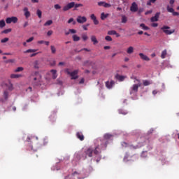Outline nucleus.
<instances>
[{
	"mask_svg": "<svg viewBox=\"0 0 179 179\" xmlns=\"http://www.w3.org/2000/svg\"><path fill=\"white\" fill-rule=\"evenodd\" d=\"M69 31H70V33H71V34H76V30L73 29H70Z\"/></svg>",
	"mask_w": 179,
	"mask_h": 179,
	"instance_id": "49",
	"label": "nucleus"
},
{
	"mask_svg": "<svg viewBox=\"0 0 179 179\" xmlns=\"http://www.w3.org/2000/svg\"><path fill=\"white\" fill-rule=\"evenodd\" d=\"M98 6H103V8H110L111 7L110 4H109L108 3H106L104 1L98 2Z\"/></svg>",
	"mask_w": 179,
	"mask_h": 179,
	"instance_id": "12",
	"label": "nucleus"
},
{
	"mask_svg": "<svg viewBox=\"0 0 179 179\" xmlns=\"http://www.w3.org/2000/svg\"><path fill=\"white\" fill-rule=\"evenodd\" d=\"M174 2H175L174 0H170L169 3L170 5H174Z\"/></svg>",
	"mask_w": 179,
	"mask_h": 179,
	"instance_id": "62",
	"label": "nucleus"
},
{
	"mask_svg": "<svg viewBox=\"0 0 179 179\" xmlns=\"http://www.w3.org/2000/svg\"><path fill=\"white\" fill-rule=\"evenodd\" d=\"M6 26V23H5V20H0V28L2 29Z\"/></svg>",
	"mask_w": 179,
	"mask_h": 179,
	"instance_id": "30",
	"label": "nucleus"
},
{
	"mask_svg": "<svg viewBox=\"0 0 179 179\" xmlns=\"http://www.w3.org/2000/svg\"><path fill=\"white\" fill-rule=\"evenodd\" d=\"M10 78H11V79H17L19 78H22V75H20V74H11Z\"/></svg>",
	"mask_w": 179,
	"mask_h": 179,
	"instance_id": "21",
	"label": "nucleus"
},
{
	"mask_svg": "<svg viewBox=\"0 0 179 179\" xmlns=\"http://www.w3.org/2000/svg\"><path fill=\"white\" fill-rule=\"evenodd\" d=\"M160 16V13H156L154 17H152L150 20L151 22H157L159 20V17Z\"/></svg>",
	"mask_w": 179,
	"mask_h": 179,
	"instance_id": "13",
	"label": "nucleus"
},
{
	"mask_svg": "<svg viewBox=\"0 0 179 179\" xmlns=\"http://www.w3.org/2000/svg\"><path fill=\"white\" fill-rule=\"evenodd\" d=\"M76 21L78 23H80V24H83V23H86V22H87V18H86V17L85 16H80L79 15Z\"/></svg>",
	"mask_w": 179,
	"mask_h": 179,
	"instance_id": "9",
	"label": "nucleus"
},
{
	"mask_svg": "<svg viewBox=\"0 0 179 179\" xmlns=\"http://www.w3.org/2000/svg\"><path fill=\"white\" fill-rule=\"evenodd\" d=\"M89 26H90V24H87L85 25H83L82 27H83V30L87 31V27H89Z\"/></svg>",
	"mask_w": 179,
	"mask_h": 179,
	"instance_id": "45",
	"label": "nucleus"
},
{
	"mask_svg": "<svg viewBox=\"0 0 179 179\" xmlns=\"http://www.w3.org/2000/svg\"><path fill=\"white\" fill-rule=\"evenodd\" d=\"M127 22V17L125 15L122 16V23H126Z\"/></svg>",
	"mask_w": 179,
	"mask_h": 179,
	"instance_id": "40",
	"label": "nucleus"
},
{
	"mask_svg": "<svg viewBox=\"0 0 179 179\" xmlns=\"http://www.w3.org/2000/svg\"><path fill=\"white\" fill-rule=\"evenodd\" d=\"M27 26H29V22H25L24 25H23V27H27Z\"/></svg>",
	"mask_w": 179,
	"mask_h": 179,
	"instance_id": "55",
	"label": "nucleus"
},
{
	"mask_svg": "<svg viewBox=\"0 0 179 179\" xmlns=\"http://www.w3.org/2000/svg\"><path fill=\"white\" fill-rule=\"evenodd\" d=\"M127 52L129 55L134 54V47L129 46L127 50Z\"/></svg>",
	"mask_w": 179,
	"mask_h": 179,
	"instance_id": "22",
	"label": "nucleus"
},
{
	"mask_svg": "<svg viewBox=\"0 0 179 179\" xmlns=\"http://www.w3.org/2000/svg\"><path fill=\"white\" fill-rule=\"evenodd\" d=\"M161 30H162L165 34H167L168 36H170V34H173L174 31H176L175 29H171L170 30V27L169 26H164L161 28Z\"/></svg>",
	"mask_w": 179,
	"mask_h": 179,
	"instance_id": "5",
	"label": "nucleus"
},
{
	"mask_svg": "<svg viewBox=\"0 0 179 179\" xmlns=\"http://www.w3.org/2000/svg\"><path fill=\"white\" fill-rule=\"evenodd\" d=\"M158 26H159V24H157V23H152V27H157Z\"/></svg>",
	"mask_w": 179,
	"mask_h": 179,
	"instance_id": "52",
	"label": "nucleus"
},
{
	"mask_svg": "<svg viewBox=\"0 0 179 179\" xmlns=\"http://www.w3.org/2000/svg\"><path fill=\"white\" fill-rule=\"evenodd\" d=\"M143 83L144 86H149V85H150V82H149V80H143Z\"/></svg>",
	"mask_w": 179,
	"mask_h": 179,
	"instance_id": "41",
	"label": "nucleus"
},
{
	"mask_svg": "<svg viewBox=\"0 0 179 179\" xmlns=\"http://www.w3.org/2000/svg\"><path fill=\"white\" fill-rule=\"evenodd\" d=\"M33 40H34V37H31L26 41V43H31V41H33Z\"/></svg>",
	"mask_w": 179,
	"mask_h": 179,
	"instance_id": "48",
	"label": "nucleus"
},
{
	"mask_svg": "<svg viewBox=\"0 0 179 179\" xmlns=\"http://www.w3.org/2000/svg\"><path fill=\"white\" fill-rule=\"evenodd\" d=\"M111 138H113V135L110 134H106L104 135V139H111Z\"/></svg>",
	"mask_w": 179,
	"mask_h": 179,
	"instance_id": "35",
	"label": "nucleus"
},
{
	"mask_svg": "<svg viewBox=\"0 0 179 179\" xmlns=\"http://www.w3.org/2000/svg\"><path fill=\"white\" fill-rule=\"evenodd\" d=\"M116 79H117V80H119L120 82H124V79H125V76H120V74H117L115 76Z\"/></svg>",
	"mask_w": 179,
	"mask_h": 179,
	"instance_id": "18",
	"label": "nucleus"
},
{
	"mask_svg": "<svg viewBox=\"0 0 179 179\" xmlns=\"http://www.w3.org/2000/svg\"><path fill=\"white\" fill-rule=\"evenodd\" d=\"M105 40H106V41H113V38L110 36H106Z\"/></svg>",
	"mask_w": 179,
	"mask_h": 179,
	"instance_id": "44",
	"label": "nucleus"
},
{
	"mask_svg": "<svg viewBox=\"0 0 179 179\" xmlns=\"http://www.w3.org/2000/svg\"><path fill=\"white\" fill-rule=\"evenodd\" d=\"M91 41L93 43L94 45L98 44L99 41H97V38H96V36H91Z\"/></svg>",
	"mask_w": 179,
	"mask_h": 179,
	"instance_id": "19",
	"label": "nucleus"
},
{
	"mask_svg": "<svg viewBox=\"0 0 179 179\" xmlns=\"http://www.w3.org/2000/svg\"><path fill=\"white\" fill-rule=\"evenodd\" d=\"M32 3H38V0H31Z\"/></svg>",
	"mask_w": 179,
	"mask_h": 179,
	"instance_id": "56",
	"label": "nucleus"
},
{
	"mask_svg": "<svg viewBox=\"0 0 179 179\" xmlns=\"http://www.w3.org/2000/svg\"><path fill=\"white\" fill-rule=\"evenodd\" d=\"M103 48H104V50H110V46H104Z\"/></svg>",
	"mask_w": 179,
	"mask_h": 179,
	"instance_id": "63",
	"label": "nucleus"
},
{
	"mask_svg": "<svg viewBox=\"0 0 179 179\" xmlns=\"http://www.w3.org/2000/svg\"><path fill=\"white\" fill-rule=\"evenodd\" d=\"M24 16L26 19H29L30 17V11H29V8L27 7L24 8Z\"/></svg>",
	"mask_w": 179,
	"mask_h": 179,
	"instance_id": "16",
	"label": "nucleus"
},
{
	"mask_svg": "<svg viewBox=\"0 0 179 179\" xmlns=\"http://www.w3.org/2000/svg\"><path fill=\"white\" fill-rule=\"evenodd\" d=\"M54 8H55V9H56V10L61 9V6H59V4H55V5L54 6Z\"/></svg>",
	"mask_w": 179,
	"mask_h": 179,
	"instance_id": "51",
	"label": "nucleus"
},
{
	"mask_svg": "<svg viewBox=\"0 0 179 179\" xmlns=\"http://www.w3.org/2000/svg\"><path fill=\"white\" fill-rule=\"evenodd\" d=\"M65 72L67 73V75H70V76H71L72 80H76L79 78V76H78V73H79V70H75L73 72H71L69 71V69H66L65 70Z\"/></svg>",
	"mask_w": 179,
	"mask_h": 179,
	"instance_id": "4",
	"label": "nucleus"
},
{
	"mask_svg": "<svg viewBox=\"0 0 179 179\" xmlns=\"http://www.w3.org/2000/svg\"><path fill=\"white\" fill-rule=\"evenodd\" d=\"M50 72L52 73V79H57V77L58 76L57 75V70H51Z\"/></svg>",
	"mask_w": 179,
	"mask_h": 179,
	"instance_id": "23",
	"label": "nucleus"
},
{
	"mask_svg": "<svg viewBox=\"0 0 179 179\" xmlns=\"http://www.w3.org/2000/svg\"><path fill=\"white\" fill-rule=\"evenodd\" d=\"M156 1H157V0H148L147 1L148 6H151L152 3H156Z\"/></svg>",
	"mask_w": 179,
	"mask_h": 179,
	"instance_id": "31",
	"label": "nucleus"
},
{
	"mask_svg": "<svg viewBox=\"0 0 179 179\" xmlns=\"http://www.w3.org/2000/svg\"><path fill=\"white\" fill-rule=\"evenodd\" d=\"M82 6H83V4H82V3H76V4L74 3V9H73V10H78V8H80Z\"/></svg>",
	"mask_w": 179,
	"mask_h": 179,
	"instance_id": "24",
	"label": "nucleus"
},
{
	"mask_svg": "<svg viewBox=\"0 0 179 179\" xmlns=\"http://www.w3.org/2000/svg\"><path fill=\"white\" fill-rule=\"evenodd\" d=\"M139 57L141 59H143V61H150V59L143 53H139Z\"/></svg>",
	"mask_w": 179,
	"mask_h": 179,
	"instance_id": "17",
	"label": "nucleus"
},
{
	"mask_svg": "<svg viewBox=\"0 0 179 179\" xmlns=\"http://www.w3.org/2000/svg\"><path fill=\"white\" fill-rule=\"evenodd\" d=\"M29 149L30 150L36 151V150L33 149V145H29Z\"/></svg>",
	"mask_w": 179,
	"mask_h": 179,
	"instance_id": "60",
	"label": "nucleus"
},
{
	"mask_svg": "<svg viewBox=\"0 0 179 179\" xmlns=\"http://www.w3.org/2000/svg\"><path fill=\"white\" fill-rule=\"evenodd\" d=\"M173 16H178L179 13L178 12H173Z\"/></svg>",
	"mask_w": 179,
	"mask_h": 179,
	"instance_id": "59",
	"label": "nucleus"
},
{
	"mask_svg": "<svg viewBox=\"0 0 179 179\" xmlns=\"http://www.w3.org/2000/svg\"><path fill=\"white\" fill-rule=\"evenodd\" d=\"M152 13V10H148L145 13V15H150Z\"/></svg>",
	"mask_w": 179,
	"mask_h": 179,
	"instance_id": "58",
	"label": "nucleus"
},
{
	"mask_svg": "<svg viewBox=\"0 0 179 179\" xmlns=\"http://www.w3.org/2000/svg\"><path fill=\"white\" fill-rule=\"evenodd\" d=\"M167 55V50H164V51H162V55H161V58L162 59H164V58H166V56Z\"/></svg>",
	"mask_w": 179,
	"mask_h": 179,
	"instance_id": "26",
	"label": "nucleus"
},
{
	"mask_svg": "<svg viewBox=\"0 0 179 179\" xmlns=\"http://www.w3.org/2000/svg\"><path fill=\"white\" fill-rule=\"evenodd\" d=\"M76 136L78 139H80V141H85V136H83V134L80 131H78L76 133Z\"/></svg>",
	"mask_w": 179,
	"mask_h": 179,
	"instance_id": "15",
	"label": "nucleus"
},
{
	"mask_svg": "<svg viewBox=\"0 0 179 179\" xmlns=\"http://www.w3.org/2000/svg\"><path fill=\"white\" fill-rule=\"evenodd\" d=\"M8 90H13V85H12V83H10V85H8Z\"/></svg>",
	"mask_w": 179,
	"mask_h": 179,
	"instance_id": "50",
	"label": "nucleus"
},
{
	"mask_svg": "<svg viewBox=\"0 0 179 179\" xmlns=\"http://www.w3.org/2000/svg\"><path fill=\"white\" fill-rule=\"evenodd\" d=\"M36 15L38 17L39 19H41L42 16H43V12L41 11L40 9H38L36 10Z\"/></svg>",
	"mask_w": 179,
	"mask_h": 179,
	"instance_id": "25",
	"label": "nucleus"
},
{
	"mask_svg": "<svg viewBox=\"0 0 179 179\" xmlns=\"http://www.w3.org/2000/svg\"><path fill=\"white\" fill-rule=\"evenodd\" d=\"M74 6H75V2L69 3L67 5L63 7V11L67 12V10H69V9H72V8H74Z\"/></svg>",
	"mask_w": 179,
	"mask_h": 179,
	"instance_id": "8",
	"label": "nucleus"
},
{
	"mask_svg": "<svg viewBox=\"0 0 179 179\" xmlns=\"http://www.w3.org/2000/svg\"><path fill=\"white\" fill-rule=\"evenodd\" d=\"M3 97L5 99V100H7L9 97V92L8 91H4L3 92Z\"/></svg>",
	"mask_w": 179,
	"mask_h": 179,
	"instance_id": "29",
	"label": "nucleus"
},
{
	"mask_svg": "<svg viewBox=\"0 0 179 179\" xmlns=\"http://www.w3.org/2000/svg\"><path fill=\"white\" fill-rule=\"evenodd\" d=\"M140 27H141L143 30H149V27L145 25L143 23L140 24Z\"/></svg>",
	"mask_w": 179,
	"mask_h": 179,
	"instance_id": "27",
	"label": "nucleus"
},
{
	"mask_svg": "<svg viewBox=\"0 0 179 179\" xmlns=\"http://www.w3.org/2000/svg\"><path fill=\"white\" fill-rule=\"evenodd\" d=\"M47 35L48 36H52V31H51V30L48 31V33H47Z\"/></svg>",
	"mask_w": 179,
	"mask_h": 179,
	"instance_id": "54",
	"label": "nucleus"
},
{
	"mask_svg": "<svg viewBox=\"0 0 179 179\" xmlns=\"http://www.w3.org/2000/svg\"><path fill=\"white\" fill-rule=\"evenodd\" d=\"M72 22H73V18H70L69 20H68V23H72Z\"/></svg>",
	"mask_w": 179,
	"mask_h": 179,
	"instance_id": "61",
	"label": "nucleus"
},
{
	"mask_svg": "<svg viewBox=\"0 0 179 179\" xmlns=\"http://www.w3.org/2000/svg\"><path fill=\"white\" fill-rule=\"evenodd\" d=\"M108 143L107 141H102L101 145L96 146L94 150L92 148V147L88 148L87 150L85 151V155L83 156V157H84V160L87 159V157H93V153H94L96 155L101 154V150H106Z\"/></svg>",
	"mask_w": 179,
	"mask_h": 179,
	"instance_id": "1",
	"label": "nucleus"
},
{
	"mask_svg": "<svg viewBox=\"0 0 179 179\" xmlns=\"http://www.w3.org/2000/svg\"><path fill=\"white\" fill-rule=\"evenodd\" d=\"M6 23H7V24H10V23H17V17H7L6 20Z\"/></svg>",
	"mask_w": 179,
	"mask_h": 179,
	"instance_id": "6",
	"label": "nucleus"
},
{
	"mask_svg": "<svg viewBox=\"0 0 179 179\" xmlns=\"http://www.w3.org/2000/svg\"><path fill=\"white\" fill-rule=\"evenodd\" d=\"M107 17H108V13H101V20H106V19H107Z\"/></svg>",
	"mask_w": 179,
	"mask_h": 179,
	"instance_id": "20",
	"label": "nucleus"
},
{
	"mask_svg": "<svg viewBox=\"0 0 179 179\" xmlns=\"http://www.w3.org/2000/svg\"><path fill=\"white\" fill-rule=\"evenodd\" d=\"M37 55V53H33L30 55L31 58H33V57H36V55Z\"/></svg>",
	"mask_w": 179,
	"mask_h": 179,
	"instance_id": "64",
	"label": "nucleus"
},
{
	"mask_svg": "<svg viewBox=\"0 0 179 179\" xmlns=\"http://www.w3.org/2000/svg\"><path fill=\"white\" fill-rule=\"evenodd\" d=\"M91 20H93L94 24L97 25L99 24V20L94 14H92L90 15Z\"/></svg>",
	"mask_w": 179,
	"mask_h": 179,
	"instance_id": "14",
	"label": "nucleus"
},
{
	"mask_svg": "<svg viewBox=\"0 0 179 179\" xmlns=\"http://www.w3.org/2000/svg\"><path fill=\"white\" fill-rule=\"evenodd\" d=\"M72 38L73 41H79L80 40V37L77 35H73Z\"/></svg>",
	"mask_w": 179,
	"mask_h": 179,
	"instance_id": "32",
	"label": "nucleus"
},
{
	"mask_svg": "<svg viewBox=\"0 0 179 179\" xmlns=\"http://www.w3.org/2000/svg\"><path fill=\"white\" fill-rule=\"evenodd\" d=\"M50 50L52 51V54H55V52H57V49L55 48V46H54V45L50 46Z\"/></svg>",
	"mask_w": 179,
	"mask_h": 179,
	"instance_id": "37",
	"label": "nucleus"
},
{
	"mask_svg": "<svg viewBox=\"0 0 179 179\" xmlns=\"http://www.w3.org/2000/svg\"><path fill=\"white\" fill-rule=\"evenodd\" d=\"M51 24H52V20H49L44 24V26H51Z\"/></svg>",
	"mask_w": 179,
	"mask_h": 179,
	"instance_id": "38",
	"label": "nucleus"
},
{
	"mask_svg": "<svg viewBox=\"0 0 179 179\" xmlns=\"http://www.w3.org/2000/svg\"><path fill=\"white\" fill-rule=\"evenodd\" d=\"M118 112L119 114H122L123 115H127V114H128V112H127V110H124L122 109H120Z\"/></svg>",
	"mask_w": 179,
	"mask_h": 179,
	"instance_id": "33",
	"label": "nucleus"
},
{
	"mask_svg": "<svg viewBox=\"0 0 179 179\" xmlns=\"http://www.w3.org/2000/svg\"><path fill=\"white\" fill-rule=\"evenodd\" d=\"M167 10H168V12L173 13V12H174V8H170V6H167Z\"/></svg>",
	"mask_w": 179,
	"mask_h": 179,
	"instance_id": "42",
	"label": "nucleus"
},
{
	"mask_svg": "<svg viewBox=\"0 0 179 179\" xmlns=\"http://www.w3.org/2000/svg\"><path fill=\"white\" fill-rule=\"evenodd\" d=\"M23 71V67H18L15 70V72H22Z\"/></svg>",
	"mask_w": 179,
	"mask_h": 179,
	"instance_id": "46",
	"label": "nucleus"
},
{
	"mask_svg": "<svg viewBox=\"0 0 179 179\" xmlns=\"http://www.w3.org/2000/svg\"><path fill=\"white\" fill-rule=\"evenodd\" d=\"M115 84V83L114 82V80H111L110 82L106 81V87H107V89H113V86H114Z\"/></svg>",
	"mask_w": 179,
	"mask_h": 179,
	"instance_id": "11",
	"label": "nucleus"
},
{
	"mask_svg": "<svg viewBox=\"0 0 179 179\" xmlns=\"http://www.w3.org/2000/svg\"><path fill=\"white\" fill-rule=\"evenodd\" d=\"M37 43L38 44H44L45 41H38Z\"/></svg>",
	"mask_w": 179,
	"mask_h": 179,
	"instance_id": "57",
	"label": "nucleus"
},
{
	"mask_svg": "<svg viewBox=\"0 0 179 179\" xmlns=\"http://www.w3.org/2000/svg\"><path fill=\"white\" fill-rule=\"evenodd\" d=\"M131 12H138V4L136 2H133L130 7Z\"/></svg>",
	"mask_w": 179,
	"mask_h": 179,
	"instance_id": "10",
	"label": "nucleus"
},
{
	"mask_svg": "<svg viewBox=\"0 0 179 179\" xmlns=\"http://www.w3.org/2000/svg\"><path fill=\"white\" fill-rule=\"evenodd\" d=\"M134 83H136V82H137L138 84L133 85V86L131 87V91L135 92L136 93V92H138V89H139V87H141L142 86V83H141V80H139L136 78H134Z\"/></svg>",
	"mask_w": 179,
	"mask_h": 179,
	"instance_id": "3",
	"label": "nucleus"
},
{
	"mask_svg": "<svg viewBox=\"0 0 179 179\" xmlns=\"http://www.w3.org/2000/svg\"><path fill=\"white\" fill-rule=\"evenodd\" d=\"M31 79L33 80L34 86H38L41 85V74L38 71H35L31 73Z\"/></svg>",
	"mask_w": 179,
	"mask_h": 179,
	"instance_id": "2",
	"label": "nucleus"
},
{
	"mask_svg": "<svg viewBox=\"0 0 179 179\" xmlns=\"http://www.w3.org/2000/svg\"><path fill=\"white\" fill-rule=\"evenodd\" d=\"M34 68H35V69H38V61H35L34 63Z\"/></svg>",
	"mask_w": 179,
	"mask_h": 179,
	"instance_id": "39",
	"label": "nucleus"
},
{
	"mask_svg": "<svg viewBox=\"0 0 179 179\" xmlns=\"http://www.w3.org/2000/svg\"><path fill=\"white\" fill-rule=\"evenodd\" d=\"M121 145H122V148L129 147L130 149H133V150L138 149V148H139V145H129V144H128L126 142H122Z\"/></svg>",
	"mask_w": 179,
	"mask_h": 179,
	"instance_id": "7",
	"label": "nucleus"
},
{
	"mask_svg": "<svg viewBox=\"0 0 179 179\" xmlns=\"http://www.w3.org/2000/svg\"><path fill=\"white\" fill-rule=\"evenodd\" d=\"M10 31H12V29L10 28L2 31L1 33L3 34H8V33H10Z\"/></svg>",
	"mask_w": 179,
	"mask_h": 179,
	"instance_id": "36",
	"label": "nucleus"
},
{
	"mask_svg": "<svg viewBox=\"0 0 179 179\" xmlns=\"http://www.w3.org/2000/svg\"><path fill=\"white\" fill-rule=\"evenodd\" d=\"M37 50L36 49H28L24 52V54L30 53V52H36Z\"/></svg>",
	"mask_w": 179,
	"mask_h": 179,
	"instance_id": "28",
	"label": "nucleus"
},
{
	"mask_svg": "<svg viewBox=\"0 0 179 179\" xmlns=\"http://www.w3.org/2000/svg\"><path fill=\"white\" fill-rule=\"evenodd\" d=\"M108 34H109V36H115V34H117V31L111 30L108 32Z\"/></svg>",
	"mask_w": 179,
	"mask_h": 179,
	"instance_id": "34",
	"label": "nucleus"
},
{
	"mask_svg": "<svg viewBox=\"0 0 179 179\" xmlns=\"http://www.w3.org/2000/svg\"><path fill=\"white\" fill-rule=\"evenodd\" d=\"M80 85H82L83 83H85V78H82L80 82H79Z\"/></svg>",
	"mask_w": 179,
	"mask_h": 179,
	"instance_id": "53",
	"label": "nucleus"
},
{
	"mask_svg": "<svg viewBox=\"0 0 179 179\" xmlns=\"http://www.w3.org/2000/svg\"><path fill=\"white\" fill-rule=\"evenodd\" d=\"M7 41H9V38H4L1 39V43H7Z\"/></svg>",
	"mask_w": 179,
	"mask_h": 179,
	"instance_id": "47",
	"label": "nucleus"
},
{
	"mask_svg": "<svg viewBox=\"0 0 179 179\" xmlns=\"http://www.w3.org/2000/svg\"><path fill=\"white\" fill-rule=\"evenodd\" d=\"M82 38H83V41H86L89 38L87 37V34H83Z\"/></svg>",
	"mask_w": 179,
	"mask_h": 179,
	"instance_id": "43",
	"label": "nucleus"
}]
</instances>
